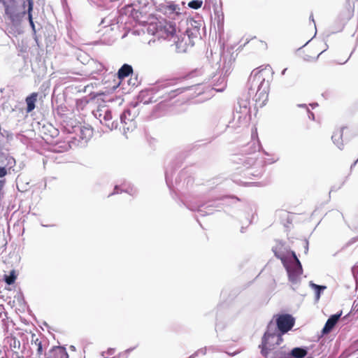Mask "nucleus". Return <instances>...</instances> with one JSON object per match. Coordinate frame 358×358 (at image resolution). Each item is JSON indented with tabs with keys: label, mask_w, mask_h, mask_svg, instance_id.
<instances>
[{
	"label": "nucleus",
	"mask_w": 358,
	"mask_h": 358,
	"mask_svg": "<svg viewBox=\"0 0 358 358\" xmlns=\"http://www.w3.org/2000/svg\"><path fill=\"white\" fill-rule=\"evenodd\" d=\"M342 315V311L337 313L336 314L331 315L326 322L322 330V334H329L333 329L335 327L336 324L339 321Z\"/></svg>",
	"instance_id": "a211bd4d"
},
{
	"label": "nucleus",
	"mask_w": 358,
	"mask_h": 358,
	"mask_svg": "<svg viewBox=\"0 0 358 358\" xmlns=\"http://www.w3.org/2000/svg\"><path fill=\"white\" fill-rule=\"evenodd\" d=\"M273 358H294L291 355V351L287 352L283 348L273 352Z\"/></svg>",
	"instance_id": "c756f323"
},
{
	"label": "nucleus",
	"mask_w": 358,
	"mask_h": 358,
	"mask_svg": "<svg viewBox=\"0 0 358 358\" xmlns=\"http://www.w3.org/2000/svg\"><path fill=\"white\" fill-rule=\"evenodd\" d=\"M241 199L234 196H224L208 201L205 203L196 206H188L192 211H198L201 215L205 216L213 213V208H220V205L229 206L239 203Z\"/></svg>",
	"instance_id": "423d86ee"
},
{
	"label": "nucleus",
	"mask_w": 358,
	"mask_h": 358,
	"mask_svg": "<svg viewBox=\"0 0 358 358\" xmlns=\"http://www.w3.org/2000/svg\"><path fill=\"white\" fill-rule=\"evenodd\" d=\"M357 162H358V159L351 165L350 169H352L354 166H355V165Z\"/></svg>",
	"instance_id": "864d4df0"
},
{
	"label": "nucleus",
	"mask_w": 358,
	"mask_h": 358,
	"mask_svg": "<svg viewBox=\"0 0 358 358\" xmlns=\"http://www.w3.org/2000/svg\"><path fill=\"white\" fill-rule=\"evenodd\" d=\"M303 244H304V252H305V254H307L308 252V241H305Z\"/></svg>",
	"instance_id": "79ce46f5"
},
{
	"label": "nucleus",
	"mask_w": 358,
	"mask_h": 358,
	"mask_svg": "<svg viewBox=\"0 0 358 358\" xmlns=\"http://www.w3.org/2000/svg\"><path fill=\"white\" fill-rule=\"evenodd\" d=\"M309 19H310V21H312L313 22L314 27H315V28H316V24H315V22L314 20V17H313V13L310 14Z\"/></svg>",
	"instance_id": "49530a36"
},
{
	"label": "nucleus",
	"mask_w": 358,
	"mask_h": 358,
	"mask_svg": "<svg viewBox=\"0 0 358 358\" xmlns=\"http://www.w3.org/2000/svg\"><path fill=\"white\" fill-rule=\"evenodd\" d=\"M137 6L135 5V7L129 6L128 9L130 10V15L132 17L134 20H135L137 22H145V15H146V10H145V6L142 8H136Z\"/></svg>",
	"instance_id": "aec40b11"
},
{
	"label": "nucleus",
	"mask_w": 358,
	"mask_h": 358,
	"mask_svg": "<svg viewBox=\"0 0 358 358\" xmlns=\"http://www.w3.org/2000/svg\"><path fill=\"white\" fill-rule=\"evenodd\" d=\"M356 345L358 347V340L356 341Z\"/></svg>",
	"instance_id": "69168bd1"
},
{
	"label": "nucleus",
	"mask_w": 358,
	"mask_h": 358,
	"mask_svg": "<svg viewBox=\"0 0 358 358\" xmlns=\"http://www.w3.org/2000/svg\"><path fill=\"white\" fill-rule=\"evenodd\" d=\"M195 187L196 188V189H195V190L194 189L192 191L193 194H197L200 191V189L203 188V186L202 185H196Z\"/></svg>",
	"instance_id": "37998d69"
},
{
	"label": "nucleus",
	"mask_w": 358,
	"mask_h": 358,
	"mask_svg": "<svg viewBox=\"0 0 358 358\" xmlns=\"http://www.w3.org/2000/svg\"><path fill=\"white\" fill-rule=\"evenodd\" d=\"M13 355H15V356H16L15 358H23V357H21L19 356L17 351H14Z\"/></svg>",
	"instance_id": "3c124183"
},
{
	"label": "nucleus",
	"mask_w": 358,
	"mask_h": 358,
	"mask_svg": "<svg viewBox=\"0 0 358 358\" xmlns=\"http://www.w3.org/2000/svg\"><path fill=\"white\" fill-rule=\"evenodd\" d=\"M112 21V20L110 18V17H105L103 18L101 22V24L100 25H103V27H107L108 25H112L110 24V22Z\"/></svg>",
	"instance_id": "e433bc0d"
},
{
	"label": "nucleus",
	"mask_w": 358,
	"mask_h": 358,
	"mask_svg": "<svg viewBox=\"0 0 358 358\" xmlns=\"http://www.w3.org/2000/svg\"><path fill=\"white\" fill-rule=\"evenodd\" d=\"M200 85L201 84L199 83L191 86L170 89L171 86H169L168 84L162 83L158 85L157 87L159 90H164V93L161 96V97L163 98L164 101H167L175 98L178 94L183 93L185 91L194 90L196 87H199Z\"/></svg>",
	"instance_id": "9d476101"
},
{
	"label": "nucleus",
	"mask_w": 358,
	"mask_h": 358,
	"mask_svg": "<svg viewBox=\"0 0 358 358\" xmlns=\"http://www.w3.org/2000/svg\"><path fill=\"white\" fill-rule=\"evenodd\" d=\"M252 145H255V147H254L253 150L252 152H255L257 148L259 149V148H260V145H259V143H258L257 145H255V143L253 142L252 143Z\"/></svg>",
	"instance_id": "a18cd8bd"
},
{
	"label": "nucleus",
	"mask_w": 358,
	"mask_h": 358,
	"mask_svg": "<svg viewBox=\"0 0 358 358\" xmlns=\"http://www.w3.org/2000/svg\"><path fill=\"white\" fill-rule=\"evenodd\" d=\"M3 6L6 18L8 20L10 32L13 34L22 33V22L25 16L24 10H22L17 0H0Z\"/></svg>",
	"instance_id": "7ed1b4c3"
},
{
	"label": "nucleus",
	"mask_w": 358,
	"mask_h": 358,
	"mask_svg": "<svg viewBox=\"0 0 358 358\" xmlns=\"http://www.w3.org/2000/svg\"><path fill=\"white\" fill-rule=\"evenodd\" d=\"M237 353H238L237 352H234L233 354H229V352H227V354H228L229 355H230V356H234V355H236Z\"/></svg>",
	"instance_id": "6e6d98bb"
},
{
	"label": "nucleus",
	"mask_w": 358,
	"mask_h": 358,
	"mask_svg": "<svg viewBox=\"0 0 358 358\" xmlns=\"http://www.w3.org/2000/svg\"><path fill=\"white\" fill-rule=\"evenodd\" d=\"M310 106H312L313 108H314L315 106H317V103H313L310 104Z\"/></svg>",
	"instance_id": "5fc2aeb1"
},
{
	"label": "nucleus",
	"mask_w": 358,
	"mask_h": 358,
	"mask_svg": "<svg viewBox=\"0 0 358 358\" xmlns=\"http://www.w3.org/2000/svg\"><path fill=\"white\" fill-rule=\"evenodd\" d=\"M219 58L216 62L217 73L220 77L216 83H213L214 89L217 92H222L226 86V77L232 70V64L234 62L233 55L229 52L221 51L219 55H215Z\"/></svg>",
	"instance_id": "39448f33"
},
{
	"label": "nucleus",
	"mask_w": 358,
	"mask_h": 358,
	"mask_svg": "<svg viewBox=\"0 0 358 358\" xmlns=\"http://www.w3.org/2000/svg\"><path fill=\"white\" fill-rule=\"evenodd\" d=\"M7 174V170L5 167L0 166V178H3Z\"/></svg>",
	"instance_id": "ea45409f"
},
{
	"label": "nucleus",
	"mask_w": 358,
	"mask_h": 358,
	"mask_svg": "<svg viewBox=\"0 0 358 358\" xmlns=\"http://www.w3.org/2000/svg\"><path fill=\"white\" fill-rule=\"evenodd\" d=\"M103 124H104L110 131L117 129L119 123L117 120L111 121L113 115L110 109L103 108Z\"/></svg>",
	"instance_id": "6ab92c4d"
},
{
	"label": "nucleus",
	"mask_w": 358,
	"mask_h": 358,
	"mask_svg": "<svg viewBox=\"0 0 358 358\" xmlns=\"http://www.w3.org/2000/svg\"><path fill=\"white\" fill-rule=\"evenodd\" d=\"M134 348H135V347H134V348H128V349H127V350H125V352H126V353H129V352H131Z\"/></svg>",
	"instance_id": "8fccbe9b"
},
{
	"label": "nucleus",
	"mask_w": 358,
	"mask_h": 358,
	"mask_svg": "<svg viewBox=\"0 0 358 358\" xmlns=\"http://www.w3.org/2000/svg\"><path fill=\"white\" fill-rule=\"evenodd\" d=\"M279 215L281 217H285L287 219L288 223H291V220L289 219V213L285 210L279 211Z\"/></svg>",
	"instance_id": "4c0bfd02"
},
{
	"label": "nucleus",
	"mask_w": 358,
	"mask_h": 358,
	"mask_svg": "<svg viewBox=\"0 0 358 358\" xmlns=\"http://www.w3.org/2000/svg\"><path fill=\"white\" fill-rule=\"evenodd\" d=\"M136 113H131L130 109L125 110L120 115V123L123 125V134L125 135L127 131H133L136 127L134 119Z\"/></svg>",
	"instance_id": "2eb2a0df"
},
{
	"label": "nucleus",
	"mask_w": 358,
	"mask_h": 358,
	"mask_svg": "<svg viewBox=\"0 0 358 358\" xmlns=\"http://www.w3.org/2000/svg\"><path fill=\"white\" fill-rule=\"evenodd\" d=\"M10 348H11L13 352L14 351H17L20 349L21 344L20 341L17 340L15 336H12L8 340Z\"/></svg>",
	"instance_id": "7c9ffc66"
},
{
	"label": "nucleus",
	"mask_w": 358,
	"mask_h": 358,
	"mask_svg": "<svg viewBox=\"0 0 358 358\" xmlns=\"http://www.w3.org/2000/svg\"><path fill=\"white\" fill-rule=\"evenodd\" d=\"M133 73V68L128 64H124L117 71V77L122 80Z\"/></svg>",
	"instance_id": "b1692460"
},
{
	"label": "nucleus",
	"mask_w": 358,
	"mask_h": 358,
	"mask_svg": "<svg viewBox=\"0 0 358 358\" xmlns=\"http://www.w3.org/2000/svg\"><path fill=\"white\" fill-rule=\"evenodd\" d=\"M26 3H27V9L24 10L25 15H27L28 20H29L30 27L32 29L33 34L34 36H36V30L35 24H34V20H33V15H32L34 4V0H22V7L24 9L26 7Z\"/></svg>",
	"instance_id": "f3484780"
},
{
	"label": "nucleus",
	"mask_w": 358,
	"mask_h": 358,
	"mask_svg": "<svg viewBox=\"0 0 358 358\" xmlns=\"http://www.w3.org/2000/svg\"><path fill=\"white\" fill-rule=\"evenodd\" d=\"M158 10L167 15L169 18L173 19L175 18V16L179 17L182 13L180 6L173 1L159 4Z\"/></svg>",
	"instance_id": "4468645a"
},
{
	"label": "nucleus",
	"mask_w": 358,
	"mask_h": 358,
	"mask_svg": "<svg viewBox=\"0 0 358 358\" xmlns=\"http://www.w3.org/2000/svg\"><path fill=\"white\" fill-rule=\"evenodd\" d=\"M346 127H343L341 129L335 131L331 136L333 143L340 149L342 150L343 147V135Z\"/></svg>",
	"instance_id": "4be33fe9"
},
{
	"label": "nucleus",
	"mask_w": 358,
	"mask_h": 358,
	"mask_svg": "<svg viewBox=\"0 0 358 358\" xmlns=\"http://www.w3.org/2000/svg\"><path fill=\"white\" fill-rule=\"evenodd\" d=\"M67 133L74 134L76 136L73 137L75 139L87 142L93 135V129L90 126H83L80 124L79 126L69 128L67 127Z\"/></svg>",
	"instance_id": "9b49d317"
},
{
	"label": "nucleus",
	"mask_w": 358,
	"mask_h": 358,
	"mask_svg": "<svg viewBox=\"0 0 358 358\" xmlns=\"http://www.w3.org/2000/svg\"><path fill=\"white\" fill-rule=\"evenodd\" d=\"M157 87H155L151 89L141 91L138 95V101L143 104H149L155 102L157 100L154 99L153 95L157 91Z\"/></svg>",
	"instance_id": "dca6fc26"
},
{
	"label": "nucleus",
	"mask_w": 358,
	"mask_h": 358,
	"mask_svg": "<svg viewBox=\"0 0 358 358\" xmlns=\"http://www.w3.org/2000/svg\"><path fill=\"white\" fill-rule=\"evenodd\" d=\"M115 352V349L114 348H108V351H107V353L108 355H113Z\"/></svg>",
	"instance_id": "c03bdc74"
},
{
	"label": "nucleus",
	"mask_w": 358,
	"mask_h": 358,
	"mask_svg": "<svg viewBox=\"0 0 358 358\" xmlns=\"http://www.w3.org/2000/svg\"><path fill=\"white\" fill-rule=\"evenodd\" d=\"M173 173V169L171 166H168L165 171V179L167 186L171 190H174V185L171 182V177Z\"/></svg>",
	"instance_id": "c85d7f7f"
},
{
	"label": "nucleus",
	"mask_w": 358,
	"mask_h": 358,
	"mask_svg": "<svg viewBox=\"0 0 358 358\" xmlns=\"http://www.w3.org/2000/svg\"><path fill=\"white\" fill-rule=\"evenodd\" d=\"M268 83L265 81L261 71L254 69L248 80V92L238 99L233 118L227 127L237 129L246 126L251 120L250 99L252 98L255 105L264 106L268 100Z\"/></svg>",
	"instance_id": "f257e3e1"
},
{
	"label": "nucleus",
	"mask_w": 358,
	"mask_h": 358,
	"mask_svg": "<svg viewBox=\"0 0 358 358\" xmlns=\"http://www.w3.org/2000/svg\"><path fill=\"white\" fill-rule=\"evenodd\" d=\"M148 32L158 38L164 39L176 38V24L174 22L166 20H159L155 23H150L148 27Z\"/></svg>",
	"instance_id": "0eeeda50"
},
{
	"label": "nucleus",
	"mask_w": 358,
	"mask_h": 358,
	"mask_svg": "<svg viewBox=\"0 0 358 358\" xmlns=\"http://www.w3.org/2000/svg\"><path fill=\"white\" fill-rule=\"evenodd\" d=\"M216 76V75H214L213 77H212V79L213 80V82H215L216 80V79L215 78Z\"/></svg>",
	"instance_id": "bf43d9fd"
},
{
	"label": "nucleus",
	"mask_w": 358,
	"mask_h": 358,
	"mask_svg": "<svg viewBox=\"0 0 358 358\" xmlns=\"http://www.w3.org/2000/svg\"><path fill=\"white\" fill-rule=\"evenodd\" d=\"M38 93L33 92L29 96H27L25 99V102L27 104L26 111L27 113H31L33 111L36 107V102L37 101Z\"/></svg>",
	"instance_id": "5701e85b"
},
{
	"label": "nucleus",
	"mask_w": 358,
	"mask_h": 358,
	"mask_svg": "<svg viewBox=\"0 0 358 358\" xmlns=\"http://www.w3.org/2000/svg\"><path fill=\"white\" fill-rule=\"evenodd\" d=\"M71 348H72V350H75V347L73 345L71 346Z\"/></svg>",
	"instance_id": "e2e57ef3"
},
{
	"label": "nucleus",
	"mask_w": 358,
	"mask_h": 358,
	"mask_svg": "<svg viewBox=\"0 0 358 358\" xmlns=\"http://www.w3.org/2000/svg\"><path fill=\"white\" fill-rule=\"evenodd\" d=\"M203 4L202 0H192L188 3V6L190 8L196 10L201 7Z\"/></svg>",
	"instance_id": "473e14b6"
},
{
	"label": "nucleus",
	"mask_w": 358,
	"mask_h": 358,
	"mask_svg": "<svg viewBox=\"0 0 358 358\" xmlns=\"http://www.w3.org/2000/svg\"><path fill=\"white\" fill-rule=\"evenodd\" d=\"M238 164H242L245 168L244 175L248 177L259 178L263 173V167L261 163H256L255 158L247 156H242L237 159H234Z\"/></svg>",
	"instance_id": "6e6552de"
},
{
	"label": "nucleus",
	"mask_w": 358,
	"mask_h": 358,
	"mask_svg": "<svg viewBox=\"0 0 358 358\" xmlns=\"http://www.w3.org/2000/svg\"><path fill=\"white\" fill-rule=\"evenodd\" d=\"M308 354L306 347H296L291 350V355L294 358H304Z\"/></svg>",
	"instance_id": "a878e982"
},
{
	"label": "nucleus",
	"mask_w": 358,
	"mask_h": 358,
	"mask_svg": "<svg viewBox=\"0 0 358 358\" xmlns=\"http://www.w3.org/2000/svg\"><path fill=\"white\" fill-rule=\"evenodd\" d=\"M324 51H325V50H324L323 51H322L321 52H320V54H319L318 57H319L320 55H322Z\"/></svg>",
	"instance_id": "680f3d73"
},
{
	"label": "nucleus",
	"mask_w": 358,
	"mask_h": 358,
	"mask_svg": "<svg viewBox=\"0 0 358 358\" xmlns=\"http://www.w3.org/2000/svg\"><path fill=\"white\" fill-rule=\"evenodd\" d=\"M104 354H105V352H103L101 353V356L104 357Z\"/></svg>",
	"instance_id": "0e129e2a"
},
{
	"label": "nucleus",
	"mask_w": 358,
	"mask_h": 358,
	"mask_svg": "<svg viewBox=\"0 0 358 358\" xmlns=\"http://www.w3.org/2000/svg\"><path fill=\"white\" fill-rule=\"evenodd\" d=\"M53 131H54V132H53V134H52V136H54L57 135V129H55V128H53Z\"/></svg>",
	"instance_id": "603ef678"
},
{
	"label": "nucleus",
	"mask_w": 358,
	"mask_h": 358,
	"mask_svg": "<svg viewBox=\"0 0 358 358\" xmlns=\"http://www.w3.org/2000/svg\"><path fill=\"white\" fill-rule=\"evenodd\" d=\"M194 179L188 176L187 171H182L178 177L176 179V188L177 190L185 193V190L193 187Z\"/></svg>",
	"instance_id": "ddd939ff"
},
{
	"label": "nucleus",
	"mask_w": 358,
	"mask_h": 358,
	"mask_svg": "<svg viewBox=\"0 0 358 358\" xmlns=\"http://www.w3.org/2000/svg\"><path fill=\"white\" fill-rule=\"evenodd\" d=\"M309 286L315 291V301L317 302L323 292L327 289L326 285H320L314 283L313 281L309 282Z\"/></svg>",
	"instance_id": "393cba45"
},
{
	"label": "nucleus",
	"mask_w": 358,
	"mask_h": 358,
	"mask_svg": "<svg viewBox=\"0 0 358 358\" xmlns=\"http://www.w3.org/2000/svg\"><path fill=\"white\" fill-rule=\"evenodd\" d=\"M244 231H245V228L243 227H242L241 229V232L244 233Z\"/></svg>",
	"instance_id": "4d7b16f0"
},
{
	"label": "nucleus",
	"mask_w": 358,
	"mask_h": 358,
	"mask_svg": "<svg viewBox=\"0 0 358 358\" xmlns=\"http://www.w3.org/2000/svg\"><path fill=\"white\" fill-rule=\"evenodd\" d=\"M209 349H212V350H213V349H214V347L211 346V347H210V348H209Z\"/></svg>",
	"instance_id": "338daca9"
},
{
	"label": "nucleus",
	"mask_w": 358,
	"mask_h": 358,
	"mask_svg": "<svg viewBox=\"0 0 358 358\" xmlns=\"http://www.w3.org/2000/svg\"><path fill=\"white\" fill-rule=\"evenodd\" d=\"M103 108H100V109H98L95 113H94V116L98 118L100 121V122L103 124Z\"/></svg>",
	"instance_id": "c9c22d12"
},
{
	"label": "nucleus",
	"mask_w": 358,
	"mask_h": 358,
	"mask_svg": "<svg viewBox=\"0 0 358 358\" xmlns=\"http://www.w3.org/2000/svg\"><path fill=\"white\" fill-rule=\"evenodd\" d=\"M201 24L194 20H190L187 22V27L185 30L187 34V38L189 40L190 47H192L195 43V40L201 39L200 29Z\"/></svg>",
	"instance_id": "f8f14e48"
},
{
	"label": "nucleus",
	"mask_w": 358,
	"mask_h": 358,
	"mask_svg": "<svg viewBox=\"0 0 358 358\" xmlns=\"http://www.w3.org/2000/svg\"><path fill=\"white\" fill-rule=\"evenodd\" d=\"M176 38H178V41L174 40V42L177 43L178 45H182V43H184L185 45L190 46L189 44V40L187 38V34H184L183 37L182 38L181 41H180V38L178 36H176Z\"/></svg>",
	"instance_id": "f704fd0d"
},
{
	"label": "nucleus",
	"mask_w": 358,
	"mask_h": 358,
	"mask_svg": "<svg viewBox=\"0 0 358 358\" xmlns=\"http://www.w3.org/2000/svg\"><path fill=\"white\" fill-rule=\"evenodd\" d=\"M307 113L308 115V118L315 120V115L313 112H311L308 108H307Z\"/></svg>",
	"instance_id": "a19ab883"
},
{
	"label": "nucleus",
	"mask_w": 358,
	"mask_h": 358,
	"mask_svg": "<svg viewBox=\"0 0 358 358\" xmlns=\"http://www.w3.org/2000/svg\"><path fill=\"white\" fill-rule=\"evenodd\" d=\"M244 184L245 185H257V182H245Z\"/></svg>",
	"instance_id": "de8ad7c7"
},
{
	"label": "nucleus",
	"mask_w": 358,
	"mask_h": 358,
	"mask_svg": "<svg viewBox=\"0 0 358 358\" xmlns=\"http://www.w3.org/2000/svg\"><path fill=\"white\" fill-rule=\"evenodd\" d=\"M282 334L275 331L273 321H270L262 338V343L259 345L261 348V354L266 358H273V352L276 351L275 346L282 342Z\"/></svg>",
	"instance_id": "20e7f679"
},
{
	"label": "nucleus",
	"mask_w": 358,
	"mask_h": 358,
	"mask_svg": "<svg viewBox=\"0 0 358 358\" xmlns=\"http://www.w3.org/2000/svg\"><path fill=\"white\" fill-rule=\"evenodd\" d=\"M309 42H310L309 41H307V43H306L303 46H305L306 45H307L308 43H309Z\"/></svg>",
	"instance_id": "774afa93"
},
{
	"label": "nucleus",
	"mask_w": 358,
	"mask_h": 358,
	"mask_svg": "<svg viewBox=\"0 0 358 358\" xmlns=\"http://www.w3.org/2000/svg\"><path fill=\"white\" fill-rule=\"evenodd\" d=\"M275 322H273V325L275 327V331L282 335L290 331L295 324L294 317L289 314H280L275 316Z\"/></svg>",
	"instance_id": "1a4fd4ad"
},
{
	"label": "nucleus",
	"mask_w": 358,
	"mask_h": 358,
	"mask_svg": "<svg viewBox=\"0 0 358 358\" xmlns=\"http://www.w3.org/2000/svg\"><path fill=\"white\" fill-rule=\"evenodd\" d=\"M272 250L275 256L281 260L287 273L289 281L292 285L299 284L303 273V268L295 252L287 250L281 242L278 243Z\"/></svg>",
	"instance_id": "f03ea898"
},
{
	"label": "nucleus",
	"mask_w": 358,
	"mask_h": 358,
	"mask_svg": "<svg viewBox=\"0 0 358 358\" xmlns=\"http://www.w3.org/2000/svg\"><path fill=\"white\" fill-rule=\"evenodd\" d=\"M126 192L131 196H134L137 194V189L133 186H129L125 189H120V187L118 185H115L114 187V191L111 194L108 195V196H110L111 195L119 194L120 192Z\"/></svg>",
	"instance_id": "bb28decb"
},
{
	"label": "nucleus",
	"mask_w": 358,
	"mask_h": 358,
	"mask_svg": "<svg viewBox=\"0 0 358 358\" xmlns=\"http://www.w3.org/2000/svg\"><path fill=\"white\" fill-rule=\"evenodd\" d=\"M80 123L77 122L74 119H70L68 121H64V128L65 131L67 132V127L71 128L76 126H79Z\"/></svg>",
	"instance_id": "72a5a7b5"
},
{
	"label": "nucleus",
	"mask_w": 358,
	"mask_h": 358,
	"mask_svg": "<svg viewBox=\"0 0 358 358\" xmlns=\"http://www.w3.org/2000/svg\"><path fill=\"white\" fill-rule=\"evenodd\" d=\"M286 71H287V69H283L282 73H281L282 75H284Z\"/></svg>",
	"instance_id": "13d9d810"
},
{
	"label": "nucleus",
	"mask_w": 358,
	"mask_h": 358,
	"mask_svg": "<svg viewBox=\"0 0 358 358\" xmlns=\"http://www.w3.org/2000/svg\"><path fill=\"white\" fill-rule=\"evenodd\" d=\"M46 358H69L66 348L61 346L53 347Z\"/></svg>",
	"instance_id": "412c9836"
},
{
	"label": "nucleus",
	"mask_w": 358,
	"mask_h": 358,
	"mask_svg": "<svg viewBox=\"0 0 358 358\" xmlns=\"http://www.w3.org/2000/svg\"><path fill=\"white\" fill-rule=\"evenodd\" d=\"M298 107L299 108H305L306 110L308 108L306 106V104H298Z\"/></svg>",
	"instance_id": "09e8293b"
},
{
	"label": "nucleus",
	"mask_w": 358,
	"mask_h": 358,
	"mask_svg": "<svg viewBox=\"0 0 358 358\" xmlns=\"http://www.w3.org/2000/svg\"><path fill=\"white\" fill-rule=\"evenodd\" d=\"M358 241V236L357 237H354V238H352L343 247L342 249H344L350 245H351L352 244L355 243V242H357Z\"/></svg>",
	"instance_id": "58836bf2"
},
{
	"label": "nucleus",
	"mask_w": 358,
	"mask_h": 358,
	"mask_svg": "<svg viewBox=\"0 0 358 358\" xmlns=\"http://www.w3.org/2000/svg\"><path fill=\"white\" fill-rule=\"evenodd\" d=\"M16 278L17 275L15 270L10 271L8 275H4V281L8 285H13L15 282Z\"/></svg>",
	"instance_id": "2f4dec72"
},
{
	"label": "nucleus",
	"mask_w": 358,
	"mask_h": 358,
	"mask_svg": "<svg viewBox=\"0 0 358 358\" xmlns=\"http://www.w3.org/2000/svg\"><path fill=\"white\" fill-rule=\"evenodd\" d=\"M35 336V334L32 335L31 342L36 346V355L38 358H43V355L45 354L43 353L42 342L37 338L34 339Z\"/></svg>",
	"instance_id": "cd10ccee"
},
{
	"label": "nucleus",
	"mask_w": 358,
	"mask_h": 358,
	"mask_svg": "<svg viewBox=\"0 0 358 358\" xmlns=\"http://www.w3.org/2000/svg\"><path fill=\"white\" fill-rule=\"evenodd\" d=\"M181 4H182V9H183V8H185V6H185V2H183V1H182V2L181 3Z\"/></svg>",
	"instance_id": "052dcab7"
}]
</instances>
